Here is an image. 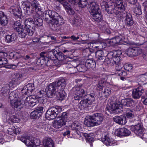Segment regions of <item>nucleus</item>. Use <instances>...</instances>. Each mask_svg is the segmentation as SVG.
Segmentation results:
<instances>
[{
	"label": "nucleus",
	"instance_id": "1",
	"mask_svg": "<svg viewBox=\"0 0 147 147\" xmlns=\"http://www.w3.org/2000/svg\"><path fill=\"white\" fill-rule=\"evenodd\" d=\"M45 20L51 24V29L55 31L59 30L64 23L63 17L55 11L51 10L45 11L43 13Z\"/></svg>",
	"mask_w": 147,
	"mask_h": 147
},
{
	"label": "nucleus",
	"instance_id": "2",
	"mask_svg": "<svg viewBox=\"0 0 147 147\" xmlns=\"http://www.w3.org/2000/svg\"><path fill=\"white\" fill-rule=\"evenodd\" d=\"M65 80L62 78L59 80L57 82L50 84L47 87V94L48 97L52 98L56 92L63 90L66 86Z\"/></svg>",
	"mask_w": 147,
	"mask_h": 147
},
{
	"label": "nucleus",
	"instance_id": "3",
	"mask_svg": "<svg viewBox=\"0 0 147 147\" xmlns=\"http://www.w3.org/2000/svg\"><path fill=\"white\" fill-rule=\"evenodd\" d=\"M20 94L17 90L13 91L9 94L8 98L11 106L17 111H20L24 105L22 101L23 97L20 95Z\"/></svg>",
	"mask_w": 147,
	"mask_h": 147
},
{
	"label": "nucleus",
	"instance_id": "4",
	"mask_svg": "<svg viewBox=\"0 0 147 147\" xmlns=\"http://www.w3.org/2000/svg\"><path fill=\"white\" fill-rule=\"evenodd\" d=\"M104 45V42H100L96 40L88 43V46L89 48L96 51V57L97 61L105 59L104 53L102 50L105 48L103 47Z\"/></svg>",
	"mask_w": 147,
	"mask_h": 147
},
{
	"label": "nucleus",
	"instance_id": "5",
	"mask_svg": "<svg viewBox=\"0 0 147 147\" xmlns=\"http://www.w3.org/2000/svg\"><path fill=\"white\" fill-rule=\"evenodd\" d=\"M116 2V6L115 4L113 3L111 5L112 7H109L107 9L108 13L110 14L113 13L118 18H123L124 14L122 11H124L126 4L123 2Z\"/></svg>",
	"mask_w": 147,
	"mask_h": 147
},
{
	"label": "nucleus",
	"instance_id": "6",
	"mask_svg": "<svg viewBox=\"0 0 147 147\" xmlns=\"http://www.w3.org/2000/svg\"><path fill=\"white\" fill-rule=\"evenodd\" d=\"M88 119L85 122V124L88 127H92L100 125L104 119L103 115L100 113H95L92 115L88 116Z\"/></svg>",
	"mask_w": 147,
	"mask_h": 147
},
{
	"label": "nucleus",
	"instance_id": "7",
	"mask_svg": "<svg viewBox=\"0 0 147 147\" xmlns=\"http://www.w3.org/2000/svg\"><path fill=\"white\" fill-rule=\"evenodd\" d=\"M122 53L120 50H118L115 52L111 51L108 53L107 56L109 60L108 64L112 63L113 65H120V61L121 57L120 55Z\"/></svg>",
	"mask_w": 147,
	"mask_h": 147
},
{
	"label": "nucleus",
	"instance_id": "8",
	"mask_svg": "<svg viewBox=\"0 0 147 147\" xmlns=\"http://www.w3.org/2000/svg\"><path fill=\"white\" fill-rule=\"evenodd\" d=\"M62 110V108L59 106L51 107L47 111L46 117L49 120L53 119Z\"/></svg>",
	"mask_w": 147,
	"mask_h": 147
},
{
	"label": "nucleus",
	"instance_id": "9",
	"mask_svg": "<svg viewBox=\"0 0 147 147\" xmlns=\"http://www.w3.org/2000/svg\"><path fill=\"white\" fill-rule=\"evenodd\" d=\"M71 92L73 94L74 98L76 100H79L84 97L85 91L79 86H75L71 90Z\"/></svg>",
	"mask_w": 147,
	"mask_h": 147
},
{
	"label": "nucleus",
	"instance_id": "10",
	"mask_svg": "<svg viewBox=\"0 0 147 147\" xmlns=\"http://www.w3.org/2000/svg\"><path fill=\"white\" fill-rule=\"evenodd\" d=\"M107 110L110 113H118L123 111V108L121 103H114L111 104L107 107Z\"/></svg>",
	"mask_w": 147,
	"mask_h": 147
},
{
	"label": "nucleus",
	"instance_id": "11",
	"mask_svg": "<svg viewBox=\"0 0 147 147\" xmlns=\"http://www.w3.org/2000/svg\"><path fill=\"white\" fill-rule=\"evenodd\" d=\"M34 22L33 19L30 18L26 19L25 21V28H29V27H32L34 23L38 26H40L42 25V20L40 18H36L34 16H33Z\"/></svg>",
	"mask_w": 147,
	"mask_h": 147
},
{
	"label": "nucleus",
	"instance_id": "12",
	"mask_svg": "<svg viewBox=\"0 0 147 147\" xmlns=\"http://www.w3.org/2000/svg\"><path fill=\"white\" fill-rule=\"evenodd\" d=\"M18 139L24 142L27 146L33 147V142L34 137L28 136H23L21 137H19Z\"/></svg>",
	"mask_w": 147,
	"mask_h": 147
},
{
	"label": "nucleus",
	"instance_id": "13",
	"mask_svg": "<svg viewBox=\"0 0 147 147\" xmlns=\"http://www.w3.org/2000/svg\"><path fill=\"white\" fill-rule=\"evenodd\" d=\"M57 0L63 5L64 7L69 14L73 15L74 14V11L71 8L70 5L68 3V2L71 3V2L70 1V0Z\"/></svg>",
	"mask_w": 147,
	"mask_h": 147
},
{
	"label": "nucleus",
	"instance_id": "14",
	"mask_svg": "<svg viewBox=\"0 0 147 147\" xmlns=\"http://www.w3.org/2000/svg\"><path fill=\"white\" fill-rule=\"evenodd\" d=\"M35 89L33 83H31L27 84L24 86L21 90V94L22 95L30 94Z\"/></svg>",
	"mask_w": 147,
	"mask_h": 147
},
{
	"label": "nucleus",
	"instance_id": "15",
	"mask_svg": "<svg viewBox=\"0 0 147 147\" xmlns=\"http://www.w3.org/2000/svg\"><path fill=\"white\" fill-rule=\"evenodd\" d=\"M144 92V91L142 87H138L133 90L132 96L134 99H138Z\"/></svg>",
	"mask_w": 147,
	"mask_h": 147
},
{
	"label": "nucleus",
	"instance_id": "16",
	"mask_svg": "<svg viewBox=\"0 0 147 147\" xmlns=\"http://www.w3.org/2000/svg\"><path fill=\"white\" fill-rule=\"evenodd\" d=\"M22 5L23 7L24 12L28 16H30L35 11L30 5V3L26 2L23 3Z\"/></svg>",
	"mask_w": 147,
	"mask_h": 147
},
{
	"label": "nucleus",
	"instance_id": "17",
	"mask_svg": "<svg viewBox=\"0 0 147 147\" xmlns=\"http://www.w3.org/2000/svg\"><path fill=\"white\" fill-rule=\"evenodd\" d=\"M130 129L136 135L140 136L143 134V129L142 125L140 123L137 125H132L131 126Z\"/></svg>",
	"mask_w": 147,
	"mask_h": 147
},
{
	"label": "nucleus",
	"instance_id": "18",
	"mask_svg": "<svg viewBox=\"0 0 147 147\" xmlns=\"http://www.w3.org/2000/svg\"><path fill=\"white\" fill-rule=\"evenodd\" d=\"M38 108V109L34 110L30 113V117L31 119H38L42 115L43 107H40Z\"/></svg>",
	"mask_w": 147,
	"mask_h": 147
},
{
	"label": "nucleus",
	"instance_id": "19",
	"mask_svg": "<svg viewBox=\"0 0 147 147\" xmlns=\"http://www.w3.org/2000/svg\"><path fill=\"white\" fill-rule=\"evenodd\" d=\"M30 4L31 7L37 14L38 16L40 15L41 8L39 3L37 1L34 0L32 1Z\"/></svg>",
	"mask_w": 147,
	"mask_h": 147
},
{
	"label": "nucleus",
	"instance_id": "20",
	"mask_svg": "<svg viewBox=\"0 0 147 147\" xmlns=\"http://www.w3.org/2000/svg\"><path fill=\"white\" fill-rule=\"evenodd\" d=\"M130 133V131L125 128H121L115 131V134L119 137L128 136Z\"/></svg>",
	"mask_w": 147,
	"mask_h": 147
},
{
	"label": "nucleus",
	"instance_id": "21",
	"mask_svg": "<svg viewBox=\"0 0 147 147\" xmlns=\"http://www.w3.org/2000/svg\"><path fill=\"white\" fill-rule=\"evenodd\" d=\"M9 10L11 13L13 14L15 16L18 18L20 17L22 15V12L17 6H14L11 7Z\"/></svg>",
	"mask_w": 147,
	"mask_h": 147
},
{
	"label": "nucleus",
	"instance_id": "22",
	"mask_svg": "<svg viewBox=\"0 0 147 147\" xmlns=\"http://www.w3.org/2000/svg\"><path fill=\"white\" fill-rule=\"evenodd\" d=\"M102 141L107 146L114 145L116 144L115 141L110 138L108 136H105L101 139Z\"/></svg>",
	"mask_w": 147,
	"mask_h": 147
},
{
	"label": "nucleus",
	"instance_id": "23",
	"mask_svg": "<svg viewBox=\"0 0 147 147\" xmlns=\"http://www.w3.org/2000/svg\"><path fill=\"white\" fill-rule=\"evenodd\" d=\"M91 17L92 19L98 22L101 21L102 19V15L100 11L90 12Z\"/></svg>",
	"mask_w": 147,
	"mask_h": 147
},
{
	"label": "nucleus",
	"instance_id": "24",
	"mask_svg": "<svg viewBox=\"0 0 147 147\" xmlns=\"http://www.w3.org/2000/svg\"><path fill=\"white\" fill-rule=\"evenodd\" d=\"M71 3L77 4L81 8L85 7L87 5V0H70Z\"/></svg>",
	"mask_w": 147,
	"mask_h": 147
},
{
	"label": "nucleus",
	"instance_id": "25",
	"mask_svg": "<svg viewBox=\"0 0 147 147\" xmlns=\"http://www.w3.org/2000/svg\"><path fill=\"white\" fill-rule=\"evenodd\" d=\"M46 54V53L44 52L41 53L40 54V57L37 60V62L41 63L42 65L45 63L47 64L49 61V58L45 57Z\"/></svg>",
	"mask_w": 147,
	"mask_h": 147
},
{
	"label": "nucleus",
	"instance_id": "26",
	"mask_svg": "<svg viewBox=\"0 0 147 147\" xmlns=\"http://www.w3.org/2000/svg\"><path fill=\"white\" fill-rule=\"evenodd\" d=\"M90 12H94L100 11L99 5L96 2L93 1L89 4Z\"/></svg>",
	"mask_w": 147,
	"mask_h": 147
},
{
	"label": "nucleus",
	"instance_id": "27",
	"mask_svg": "<svg viewBox=\"0 0 147 147\" xmlns=\"http://www.w3.org/2000/svg\"><path fill=\"white\" fill-rule=\"evenodd\" d=\"M126 53L129 57H133L138 55L137 49L136 48H129L127 50Z\"/></svg>",
	"mask_w": 147,
	"mask_h": 147
},
{
	"label": "nucleus",
	"instance_id": "28",
	"mask_svg": "<svg viewBox=\"0 0 147 147\" xmlns=\"http://www.w3.org/2000/svg\"><path fill=\"white\" fill-rule=\"evenodd\" d=\"M115 122L121 125H125L126 123L125 117L123 115L120 116H115L113 118Z\"/></svg>",
	"mask_w": 147,
	"mask_h": 147
},
{
	"label": "nucleus",
	"instance_id": "29",
	"mask_svg": "<svg viewBox=\"0 0 147 147\" xmlns=\"http://www.w3.org/2000/svg\"><path fill=\"white\" fill-rule=\"evenodd\" d=\"M66 121L65 120L61 118L60 119L55 121L53 124V126L56 128H60L65 124Z\"/></svg>",
	"mask_w": 147,
	"mask_h": 147
},
{
	"label": "nucleus",
	"instance_id": "30",
	"mask_svg": "<svg viewBox=\"0 0 147 147\" xmlns=\"http://www.w3.org/2000/svg\"><path fill=\"white\" fill-rule=\"evenodd\" d=\"M81 23V18L79 16L77 15L75 16L73 20L70 22V23L74 26L77 27L80 25Z\"/></svg>",
	"mask_w": 147,
	"mask_h": 147
},
{
	"label": "nucleus",
	"instance_id": "31",
	"mask_svg": "<svg viewBox=\"0 0 147 147\" xmlns=\"http://www.w3.org/2000/svg\"><path fill=\"white\" fill-rule=\"evenodd\" d=\"M125 22V25L128 27H130L133 25L134 22L131 14L129 13L127 14Z\"/></svg>",
	"mask_w": 147,
	"mask_h": 147
},
{
	"label": "nucleus",
	"instance_id": "32",
	"mask_svg": "<svg viewBox=\"0 0 147 147\" xmlns=\"http://www.w3.org/2000/svg\"><path fill=\"white\" fill-rule=\"evenodd\" d=\"M71 128L73 130H76L77 133L79 135V131L82 129V125L78 121H75L72 123Z\"/></svg>",
	"mask_w": 147,
	"mask_h": 147
},
{
	"label": "nucleus",
	"instance_id": "33",
	"mask_svg": "<svg viewBox=\"0 0 147 147\" xmlns=\"http://www.w3.org/2000/svg\"><path fill=\"white\" fill-rule=\"evenodd\" d=\"M85 65L87 69L93 68L95 67L96 62L92 59H88L86 61Z\"/></svg>",
	"mask_w": 147,
	"mask_h": 147
},
{
	"label": "nucleus",
	"instance_id": "34",
	"mask_svg": "<svg viewBox=\"0 0 147 147\" xmlns=\"http://www.w3.org/2000/svg\"><path fill=\"white\" fill-rule=\"evenodd\" d=\"M43 143L45 147H55L52 140L50 138L44 139Z\"/></svg>",
	"mask_w": 147,
	"mask_h": 147
},
{
	"label": "nucleus",
	"instance_id": "35",
	"mask_svg": "<svg viewBox=\"0 0 147 147\" xmlns=\"http://www.w3.org/2000/svg\"><path fill=\"white\" fill-rule=\"evenodd\" d=\"M91 105L89 101L86 99H83L78 104V106L81 109H84L87 107L89 105Z\"/></svg>",
	"mask_w": 147,
	"mask_h": 147
},
{
	"label": "nucleus",
	"instance_id": "36",
	"mask_svg": "<svg viewBox=\"0 0 147 147\" xmlns=\"http://www.w3.org/2000/svg\"><path fill=\"white\" fill-rule=\"evenodd\" d=\"M111 88L108 87H106L104 90L101 92V97L104 98H107L111 93Z\"/></svg>",
	"mask_w": 147,
	"mask_h": 147
},
{
	"label": "nucleus",
	"instance_id": "37",
	"mask_svg": "<svg viewBox=\"0 0 147 147\" xmlns=\"http://www.w3.org/2000/svg\"><path fill=\"white\" fill-rule=\"evenodd\" d=\"M121 103L122 106H126L127 107H131L134 104V102L132 100L129 98L122 100Z\"/></svg>",
	"mask_w": 147,
	"mask_h": 147
},
{
	"label": "nucleus",
	"instance_id": "38",
	"mask_svg": "<svg viewBox=\"0 0 147 147\" xmlns=\"http://www.w3.org/2000/svg\"><path fill=\"white\" fill-rule=\"evenodd\" d=\"M41 92H39L38 93V94H39L40 95V96H39L38 97H37L38 99H37L36 98H35V97H33L34 98H32L31 99L30 104V103H32L34 102H36V103H37V101L38 100V101L40 100V103L42 104H44V100L43 98L42 97V95L40 94Z\"/></svg>",
	"mask_w": 147,
	"mask_h": 147
},
{
	"label": "nucleus",
	"instance_id": "39",
	"mask_svg": "<svg viewBox=\"0 0 147 147\" xmlns=\"http://www.w3.org/2000/svg\"><path fill=\"white\" fill-rule=\"evenodd\" d=\"M17 31L20 37L21 38H25L27 35V29L24 27L20 28Z\"/></svg>",
	"mask_w": 147,
	"mask_h": 147
},
{
	"label": "nucleus",
	"instance_id": "40",
	"mask_svg": "<svg viewBox=\"0 0 147 147\" xmlns=\"http://www.w3.org/2000/svg\"><path fill=\"white\" fill-rule=\"evenodd\" d=\"M47 125L44 123H40L38 125L37 130L40 132H42L46 129Z\"/></svg>",
	"mask_w": 147,
	"mask_h": 147
},
{
	"label": "nucleus",
	"instance_id": "41",
	"mask_svg": "<svg viewBox=\"0 0 147 147\" xmlns=\"http://www.w3.org/2000/svg\"><path fill=\"white\" fill-rule=\"evenodd\" d=\"M117 75L120 76V79L122 80L125 79V77L126 76L127 74L126 72L122 69L119 71L116 72Z\"/></svg>",
	"mask_w": 147,
	"mask_h": 147
},
{
	"label": "nucleus",
	"instance_id": "42",
	"mask_svg": "<svg viewBox=\"0 0 147 147\" xmlns=\"http://www.w3.org/2000/svg\"><path fill=\"white\" fill-rule=\"evenodd\" d=\"M106 81L104 80H101L98 82L96 85V88L97 90H100L103 89V87L105 86Z\"/></svg>",
	"mask_w": 147,
	"mask_h": 147
},
{
	"label": "nucleus",
	"instance_id": "43",
	"mask_svg": "<svg viewBox=\"0 0 147 147\" xmlns=\"http://www.w3.org/2000/svg\"><path fill=\"white\" fill-rule=\"evenodd\" d=\"M82 135L86 138V139L89 142H91L94 141V136L92 134H87L83 133Z\"/></svg>",
	"mask_w": 147,
	"mask_h": 147
},
{
	"label": "nucleus",
	"instance_id": "44",
	"mask_svg": "<svg viewBox=\"0 0 147 147\" xmlns=\"http://www.w3.org/2000/svg\"><path fill=\"white\" fill-rule=\"evenodd\" d=\"M15 38L14 34L8 35L6 37L5 41L7 43L13 42L14 41Z\"/></svg>",
	"mask_w": 147,
	"mask_h": 147
},
{
	"label": "nucleus",
	"instance_id": "45",
	"mask_svg": "<svg viewBox=\"0 0 147 147\" xmlns=\"http://www.w3.org/2000/svg\"><path fill=\"white\" fill-rule=\"evenodd\" d=\"M76 69L80 72H84L87 70V67L84 64H80L76 66Z\"/></svg>",
	"mask_w": 147,
	"mask_h": 147
},
{
	"label": "nucleus",
	"instance_id": "46",
	"mask_svg": "<svg viewBox=\"0 0 147 147\" xmlns=\"http://www.w3.org/2000/svg\"><path fill=\"white\" fill-rule=\"evenodd\" d=\"M88 98H86L91 104L95 100V94L94 92L88 94Z\"/></svg>",
	"mask_w": 147,
	"mask_h": 147
},
{
	"label": "nucleus",
	"instance_id": "47",
	"mask_svg": "<svg viewBox=\"0 0 147 147\" xmlns=\"http://www.w3.org/2000/svg\"><path fill=\"white\" fill-rule=\"evenodd\" d=\"M102 8L104 9H105V10L107 11L108 13V11L107 10V9L109 8V7H112L111 5L110 6L109 5L108 3L105 1L102 2L100 4Z\"/></svg>",
	"mask_w": 147,
	"mask_h": 147
},
{
	"label": "nucleus",
	"instance_id": "48",
	"mask_svg": "<svg viewBox=\"0 0 147 147\" xmlns=\"http://www.w3.org/2000/svg\"><path fill=\"white\" fill-rule=\"evenodd\" d=\"M10 89L9 88V86L7 85H5L3 87H2L1 90V92L3 94L8 93Z\"/></svg>",
	"mask_w": 147,
	"mask_h": 147
},
{
	"label": "nucleus",
	"instance_id": "49",
	"mask_svg": "<svg viewBox=\"0 0 147 147\" xmlns=\"http://www.w3.org/2000/svg\"><path fill=\"white\" fill-rule=\"evenodd\" d=\"M73 62L72 61V62H70L69 61H67V63L66 62H65L64 64H66V65L68 64V66H66V67H67L68 68H72V69H74V70H75V71H73L71 73V74H74L76 72V68L75 67H73L72 65V64L73 63Z\"/></svg>",
	"mask_w": 147,
	"mask_h": 147
},
{
	"label": "nucleus",
	"instance_id": "50",
	"mask_svg": "<svg viewBox=\"0 0 147 147\" xmlns=\"http://www.w3.org/2000/svg\"><path fill=\"white\" fill-rule=\"evenodd\" d=\"M63 90L59 91L58 92L59 93L58 97L59 99L60 100H64L65 97V95L64 94V92H63Z\"/></svg>",
	"mask_w": 147,
	"mask_h": 147
},
{
	"label": "nucleus",
	"instance_id": "51",
	"mask_svg": "<svg viewBox=\"0 0 147 147\" xmlns=\"http://www.w3.org/2000/svg\"><path fill=\"white\" fill-rule=\"evenodd\" d=\"M0 23L3 26H5L7 24L8 20L6 16L0 19Z\"/></svg>",
	"mask_w": 147,
	"mask_h": 147
},
{
	"label": "nucleus",
	"instance_id": "52",
	"mask_svg": "<svg viewBox=\"0 0 147 147\" xmlns=\"http://www.w3.org/2000/svg\"><path fill=\"white\" fill-rule=\"evenodd\" d=\"M10 120L13 123H19L20 121V119L15 115H13L11 117Z\"/></svg>",
	"mask_w": 147,
	"mask_h": 147
},
{
	"label": "nucleus",
	"instance_id": "53",
	"mask_svg": "<svg viewBox=\"0 0 147 147\" xmlns=\"http://www.w3.org/2000/svg\"><path fill=\"white\" fill-rule=\"evenodd\" d=\"M13 27L14 29L17 31L20 28H21L22 27L20 23L18 22H16L14 23Z\"/></svg>",
	"mask_w": 147,
	"mask_h": 147
},
{
	"label": "nucleus",
	"instance_id": "54",
	"mask_svg": "<svg viewBox=\"0 0 147 147\" xmlns=\"http://www.w3.org/2000/svg\"><path fill=\"white\" fill-rule=\"evenodd\" d=\"M33 140V147L39 146L40 144V140L34 137Z\"/></svg>",
	"mask_w": 147,
	"mask_h": 147
},
{
	"label": "nucleus",
	"instance_id": "55",
	"mask_svg": "<svg viewBox=\"0 0 147 147\" xmlns=\"http://www.w3.org/2000/svg\"><path fill=\"white\" fill-rule=\"evenodd\" d=\"M135 12L138 15H140L142 13L141 9V6L140 5H138V6L135 8Z\"/></svg>",
	"mask_w": 147,
	"mask_h": 147
},
{
	"label": "nucleus",
	"instance_id": "56",
	"mask_svg": "<svg viewBox=\"0 0 147 147\" xmlns=\"http://www.w3.org/2000/svg\"><path fill=\"white\" fill-rule=\"evenodd\" d=\"M124 69L128 71H131L132 69V66L131 64H125L124 65Z\"/></svg>",
	"mask_w": 147,
	"mask_h": 147
},
{
	"label": "nucleus",
	"instance_id": "57",
	"mask_svg": "<svg viewBox=\"0 0 147 147\" xmlns=\"http://www.w3.org/2000/svg\"><path fill=\"white\" fill-rule=\"evenodd\" d=\"M56 57L58 60L60 61L63 60L64 59L63 55V53L61 52L59 53L57 55Z\"/></svg>",
	"mask_w": 147,
	"mask_h": 147
},
{
	"label": "nucleus",
	"instance_id": "58",
	"mask_svg": "<svg viewBox=\"0 0 147 147\" xmlns=\"http://www.w3.org/2000/svg\"><path fill=\"white\" fill-rule=\"evenodd\" d=\"M29 28H26L27 29V34L28 35L32 36L33 35L34 32L32 30L33 28L32 27H29Z\"/></svg>",
	"mask_w": 147,
	"mask_h": 147
},
{
	"label": "nucleus",
	"instance_id": "59",
	"mask_svg": "<svg viewBox=\"0 0 147 147\" xmlns=\"http://www.w3.org/2000/svg\"><path fill=\"white\" fill-rule=\"evenodd\" d=\"M134 116V115L132 113V112L131 111L127 112L126 114V116L125 117V119L126 118H133Z\"/></svg>",
	"mask_w": 147,
	"mask_h": 147
},
{
	"label": "nucleus",
	"instance_id": "60",
	"mask_svg": "<svg viewBox=\"0 0 147 147\" xmlns=\"http://www.w3.org/2000/svg\"><path fill=\"white\" fill-rule=\"evenodd\" d=\"M33 97L36 98V96L34 95H31L30 96H28L26 97L25 100V103H28L29 104H30V101L32 98H34Z\"/></svg>",
	"mask_w": 147,
	"mask_h": 147
},
{
	"label": "nucleus",
	"instance_id": "61",
	"mask_svg": "<svg viewBox=\"0 0 147 147\" xmlns=\"http://www.w3.org/2000/svg\"><path fill=\"white\" fill-rule=\"evenodd\" d=\"M6 85H8L9 88L10 89L13 88L15 86H16V84L14 81H11L9 83V84H6Z\"/></svg>",
	"mask_w": 147,
	"mask_h": 147
},
{
	"label": "nucleus",
	"instance_id": "62",
	"mask_svg": "<svg viewBox=\"0 0 147 147\" xmlns=\"http://www.w3.org/2000/svg\"><path fill=\"white\" fill-rule=\"evenodd\" d=\"M7 59L5 58L2 57L0 58V65L5 64L7 63Z\"/></svg>",
	"mask_w": 147,
	"mask_h": 147
},
{
	"label": "nucleus",
	"instance_id": "63",
	"mask_svg": "<svg viewBox=\"0 0 147 147\" xmlns=\"http://www.w3.org/2000/svg\"><path fill=\"white\" fill-rule=\"evenodd\" d=\"M6 112V115L10 116L14 113V111L12 109H10L7 110Z\"/></svg>",
	"mask_w": 147,
	"mask_h": 147
},
{
	"label": "nucleus",
	"instance_id": "64",
	"mask_svg": "<svg viewBox=\"0 0 147 147\" xmlns=\"http://www.w3.org/2000/svg\"><path fill=\"white\" fill-rule=\"evenodd\" d=\"M67 114L66 112H64L62 113L61 118L64 119L67 121Z\"/></svg>",
	"mask_w": 147,
	"mask_h": 147
}]
</instances>
